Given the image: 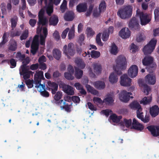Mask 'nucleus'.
Returning <instances> with one entry per match:
<instances>
[{
	"label": "nucleus",
	"instance_id": "obj_20",
	"mask_svg": "<svg viewBox=\"0 0 159 159\" xmlns=\"http://www.w3.org/2000/svg\"><path fill=\"white\" fill-rule=\"evenodd\" d=\"M139 26L138 20L135 17H132L129 24V27L131 29H138Z\"/></svg>",
	"mask_w": 159,
	"mask_h": 159
},
{
	"label": "nucleus",
	"instance_id": "obj_57",
	"mask_svg": "<svg viewBox=\"0 0 159 159\" xmlns=\"http://www.w3.org/2000/svg\"><path fill=\"white\" fill-rule=\"evenodd\" d=\"M53 36L57 41L60 38V37L58 32L57 30H55L53 34Z\"/></svg>",
	"mask_w": 159,
	"mask_h": 159
},
{
	"label": "nucleus",
	"instance_id": "obj_16",
	"mask_svg": "<svg viewBox=\"0 0 159 159\" xmlns=\"http://www.w3.org/2000/svg\"><path fill=\"white\" fill-rule=\"evenodd\" d=\"M147 129L151 132L153 136L157 137L159 136V126L150 125L147 126Z\"/></svg>",
	"mask_w": 159,
	"mask_h": 159
},
{
	"label": "nucleus",
	"instance_id": "obj_1",
	"mask_svg": "<svg viewBox=\"0 0 159 159\" xmlns=\"http://www.w3.org/2000/svg\"><path fill=\"white\" fill-rule=\"evenodd\" d=\"M45 78L43 76V73L42 71H39L35 74L34 76V83L36 84L35 87L38 88L40 87H41L43 90L40 89L39 91L40 92L41 95L45 97H48L49 96V93L45 89V85L41 84L42 80H44Z\"/></svg>",
	"mask_w": 159,
	"mask_h": 159
},
{
	"label": "nucleus",
	"instance_id": "obj_19",
	"mask_svg": "<svg viewBox=\"0 0 159 159\" xmlns=\"http://www.w3.org/2000/svg\"><path fill=\"white\" fill-rule=\"evenodd\" d=\"M131 128L141 131L144 129V127L143 125L139 123L134 118Z\"/></svg>",
	"mask_w": 159,
	"mask_h": 159
},
{
	"label": "nucleus",
	"instance_id": "obj_18",
	"mask_svg": "<svg viewBox=\"0 0 159 159\" xmlns=\"http://www.w3.org/2000/svg\"><path fill=\"white\" fill-rule=\"evenodd\" d=\"M145 80L147 83L150 85H154L156 82V76L153 74H149L147 75L145 77Z\"/></svg>",
	"mask_w": 159,
	"mask_h": 159
},
{
	"label": "nucleus",
	"instance_id": "obj_43",
	"mask_svg": "<svg viewBox=\"0 0 159 159\" xmlns=\"http://www.w3.org/2000/svg\"><path fill=\"white\" fill-rule=\"evenodd\" d=\"M29 31L28 30H25L20 36V39L21 40L26 39L28 37Z\"/></svg>",
	"mask_w": 159,
	"mask_h": 159
},
{
	"label": "nucleus",
	"instance_id": "obj_64",
	"mask_svg": "<svg viewBox=\"0 0 159 159\" xmlns=\"http://www.w3.org/2000/svg\"><path fill=\"white\" fill-rule=\"evenodd\" d=\"M71 99L73 102L75 103H79L80 101V98L78 96H73L72 97Z\"/></svg>",
	"mask_w": 159,
	"mask_h": 159
},
{
	"label": "nucleus",
	"instance_id": "obj_27",
	"mask_svg": "<svg viewBox=\"0 0 159 159\" xmlns=\"http://www.w3.org/2000/svg\"><path fill=\"white\" fill-rule=\"evenodd\" d=\"M52 55L53 57L57 60H59L61 57V52L58 49L54 48L52 50Z\"/></svg>",
	"mask_w": 159,
	"mask_h": 159
},
{
	"label": "nucleus",
	"instance_id": "obj_39",
	"mask_svg": "<svg viewBox=\"0 0 159 159\" xmlns=\"http://www.w3.org/2000/svg\"><path fill=\"white\" fill-rule=\"evenodd\" d=\"M55 94L54 97V100L53 101L54 103L55 101H57L60 100V99H61L62 96V93L61 92L58 91L57 93L56 92Z\"/></svg>",
	"mask_w": 159,
	"mask_h": 159
},
{
	"label": "nucleus",
	"instance_id": "obj_21",
	"mask_svg": "<svg viewBox=\"0 0 159 159\" xmlns=\"http://www.w3.org/2000/svg\"><path fill=\"white\" fill-rule=\"evenodd\" d=\"M39 20L37 22V24L38 25V27L37 29V31L38 32L39 30V32H40L42 27L40 28V26L41 25L42 26H46L48 25V21L47 18L46 17H43L38 19Z\"/></svg>",
	"mask_w": 159,
	"mask_h": 159
},
{
	"label": "nucleus",
	"instance_id": "obj_60",
	"mask_svg": "<svg viewBox=\"0 0 159 159\" xmlns=\"http://www.w3.org/2000/svg\"><path fill=\"white\" fill-rule=\"evenodd\" d=\"M101 112L107 117H108L109 116L110 113L112 112V111L111 110L106 109L102 110Z\"/></svg>",
	"mask_w": 159,
	"mask_h": 159
},
{
	"label": "nucleus",
	"instance_id": "obj_51",
	"mask_svg": "<svg viewBox=\"0 0 159 159\" xmlns=\"http://www.w3.org/2000/svg\"><path fill=\"white\" fill-rule=\"evenodd\" d=\"M109 34L107 31H104L102 34V39L103 41H107L109 37Z\"/></svg>",
	"mask_w": 159,
	"mask_h": 159
},
{
	"label": "nucleus",
	"instance_id": "obj_12",
	"mask_svg": "<svg viewBox=\"0 0 159 159\" xmlns=\"http://www.w3.org/2000/svg\"><path fill=\"white\" fill-rule=\"evenodd\" d=\"M131 79L129 78L127 75L124 74L120 77V84L124 86H129L131 85Z\"/></svg>",
	"mask_w": 159,
	"mask_h": 159
},
{
	"label": "nucleus",
	"instance_id": "obj_32",
	"mask_svg": "<svg viewBox=\"0 0 159 159\" xmlns=\"http://www.w3.org/2000/svg\"><path fill=\"white\" fill-rule=\"evenodd\" d=\"M152 100V97L151 96L147 97H145L143 98L142 100L140 102V104L143 103L144 105H146L149 104Z\"/></svg>",
	"mask_w": 159,
	"mask_h": 159
},
{
	"label": "nucleus",
	"instance_id": "obj_38",
	"mask_svg": "<svg viewBox=\"0 0 159 159\" xmlns=\"http://www.w3.org/2000/svg\"><path fill=\"white\" fill-rule=\"evenodd\" d=\"M90 55L92 58L96 59L100 57V53L99 51L93 50L91 51Z\"/></svg>",
	"mask_w": 159,
	"mask_h": 159
},
{
	"label": "nucleus",
	"instance_id": "obj_25",
	"mask_svg": "<svg viewBox=\"0 0 159 159\" xmlns=\"http://www.w3.org/2000/svg\"><path fill=\"white\" fill-rule=\"evenodd\" d=\"M152 117H155L159 113V108L157 105H154L150 108L149 111Z\"/></svg>",
	"mask_w": 159,
	"mask_h": 159
},
{
	"label": "nucleus",
	"instance_id": "obj_59",
	"mask_svg": "<svg viewBox=\"0 0 159 159\" xmlns=\"http://www.w3.org/2000/svg\"><path fill=\"white\" fill-rule=\"evenodd\" d=\"M138 47L136 45H135L134 43L131 44L130 47V50L133 53L135 52L138 50Z\"/></svg>",
	"mask_w": 159,
	"mask_h": 159
},
{
	"label": "nucleus",
	"instance_id": "obj_4",
	"mask_svg": "<svg viewBox=\"0 0 159 159\" xmlns=\"http://www.w3.org/2000/svg\"><path fill=\"white\" fill-rule=\"evenodd\" d=\"M132 8L130 6H127L119 10L117 15L121 18L125 19L130 17L132 15Z\"/></svg>",
	"mask_w": 159,
	"mask_h": 159
},
{
	"label": "nucleus",
	"instance_id": "obj_3",
	"mask_svg": "<svg viewBox=\"0 0 159 159\" xmlns=\"http://www.w3.org/2000/svg\"><path fill=\"white\" fill-rule=\"evenodd\" d=\"M22 61V65L20 67L21 69L20 70V74L21 75L23 76L24 79L26 80L30 77V75L32 74L33 72L29 70V66H27L30 62L29 57L25 58Z\"/></svg>",
	"mask_w": 159,
	"mask_h": 159
},
{
	"label": "nucleus",
	"instance_id": "obj_6",
	"mask_svg": "<svg viewBox=\"0 0 159 159\" xmlns=\"http://www.w3.org/2000/svg\"><path fill=\"white\" fill-rule=\"evenodd\" d=\"M136 16L139 17L142 25H146L151 20V19L148 14L147 13H144L143 12L141 11L139 9L136 11Z\"/></svg>",
	"mask_w": 159,
	"mask_h": 159
},
{
	"label": "nucleus",
	"instance_id": "obj_22",
	"mask_svg": "<svg viewBox=\"0 0 159 159\" xmlns=\"http://www.w3.org/2000/svg\"><path fill=\"white\" fill-rule=\"evenodd\" d=\"M75 17V14L73 11H66L64 16V18L65 20L68 21H72Z\"/></svg>",
	"mask_w": 159,
	"mask_h": 159
},
{
	"label": "nucleus",
	"instance_id": "obj_54",
	"mask_svg": "<svg viewBox=\"0 0 159 159\" xmlns=\"http://www.w3.org/2000/svg\"><path fill=\"white\" fill-rule=\"evenodd\" d=\"M143 87L144 92L146 93V95H148L149 92L151 91L150 88L146 84H144Z\"/></svg>",
	"mask_w": 159,
	"mask_h": 159
},
{
	"label": "nucleus",
	"instance_id": "obj_49",
	"mask_svg": "<svg viewBox=\"0 0 159 159\" xmlns=\"http://www.w3.org/2000/svg\"><path fill=\"white\" fill-rule=\"evenodd\" d=\"M73 74L68 72H66L64 73V77L68 80H72L74 78V77L72 75Z\"/></svg>",
	"mask_w": 159,
	"mask_h": 159
},
{
	"label": "nucleus",
	"instance_id": "obj_58",
	"mask_svg": "<svg viewBox=\"0 0 159 159\" xmlns=\"http://www.w3.org/2000/svg\"><path fill=\"white\" fill-rule=\"evenodd\" d=\"M87 34L90 36H93L95 34L94 31L90 27H87Z\"/></svg>",
	"mask_w": 159,
	"mask_h": 159
},
{
	"label": "nucleus",
	"instance_id": "obj_41",
	"mask_svg": "<svg viewBox=\"0 0 159 159\" xmlns=\"http://www.w3.org/2000/svg\"><path fill=\"white\" fill-rule=\"evenodd\" d=\"M87 88L88 90L93 95H96L98 94V91L92 87L90 85H88L87 86Z\"/></svg>",
	"mask_w": 159,
	"mask_h": 159
},
{
	"label": "nucleus",
	"instance_id": "obj_52",
	"mask_svg": "<svg viewBox=\"0 0 159 159\" xmlns=\"http://www.w3.org/2000/svg\"><path fill=\"white\" fill-rule=\"evenodd\" d=\"M113 101L112 97H108L104 99L103 102H105L106 104H111L113 102Z\"/></svg>",
	"mask_w": 159,
	"mask_h": 159
},
{
	"label": "nucleus",
	"instance_id": "obj_29",
	"mask_svg": "<svg viewBox=\"0 0 159 159\" xmlns=\"http://www.w3.org/2000/svg\"><path fill=\"white\" fill-rule=\"evenodd\" d=\"M95 87L98 89H104L105 87V84L104 82L101 81H98L95 82L94 84Z\"/></svg>",
	"mask_w": 159,
	"mask_h": 159
},
{
	"label": "nucleus",
	"instance_id": "obj_55",
	"mask_svg": "<svg viewBox=\"0 0 159 159\" xmlns=\"http://www.w3.org/2000/svg\"><path fill=\"white\" fill-rule=\"evenodd\" d=\"M46 37L43 36L42 34L40 35V44L42 45H44L45 44V41Z\"/></svg>",
	"mask_w": 159,
	"mask_h": 159
},
{
	"label": "nucleus",
	"instance_id": "obj_26",
	"mask_svg": "<svg viewBox=\"0 0 159 159\" xmlns=\"http://www.w3.org/2000/svg\"><path fill=\"white\" fill-rule=\"evenodd\" d=\"M17 48V42L13 39L11 40L8 47V50L12 51H14L16 50Z\"/></svg>",
	"mask_w": 159,
	"mask_h": 159
},
{
	"label": "nucleus",
	"instance_id": "obj_33",
	"mask_svg": "<svg viewBox=\"0 0 159 159\" xmlns=\"http://www.w3.org/2000/svg\"><path fill=\"white\" fill-rule=\"evenodd\" d=\"M110 117V119L112 120L114 122L117 123L122 119V116H117L116 114H113L111 115Z\"/></svg>",
	"mask_w": 159,
	"mask_h": 159
},
{
	"label": "nucleus",
	"instance_id": "obj_30",
	"mask_svg": "<svg viewBox=\"0 0 159 159\" xmlns=\"http://www.w3.org/2000/svg\"><path fill=\"white\" fill-rule=\"evenodd\" d=\"M75 76L76 79H80L82 76L83 72L77 67H75Z\"/></svg>",
	"mask_w": 159,
	"mask_h": 159
},
{
	"label": "nucleus",
	"instance_id": "obj_37",
	"mask_svg": "<svg viewBox=\"0 0 159 159\" xmlns=\"http://www.w3.org/2000/svg\"><path fill=\"white\" fill-rule=\"evenodd\" d=\"M17 21V18L16 16H14L11 19V30H13L14 28L16 27Z\"/></svg>",
	"mask_w": 159,
	"mask_h": 159
},
{
	"label": "nucleus",
	"instance_id": "obj_10",
	"mask_svg": "<svg viewBox=\"0 0 159 159\" xmlns=\"http://www.w3.org/2000/svg\"><path fill=\"white\" fill-rule=\"evenodd\" d=\"M153 58L150 56H146L142 60V63L143 65L148 66L152 65L150 67L152 69L154 68L156 66V65L153 62Z\"/></svg>",
	"mask_w": 159,
	"mask_h": 159
},
{
	"label": "nucleus",
	"instance_id": "obj_36",
	"mask_svg": "<svg viewBox=\"0 0 159 159\" xmlns=\"http://www.w3.org/2000/svg\"><path fill=\"white\" fill-rule=\"evenodd\" d=\"M110 52L112 54L116 55L118 53V48L114 43H112L111 47Z\"/></svg>",
	"mask_w": 159,
	"mask_h": 159
},
{
	"label": "nucleus",
	"instance_id": "obj_56",
	"mask_svg": "<svg viewBox=\"0 0 159 159\" xmlns=\"http://www.w3.org/2000/svg\"><path fill=\"white\" fill-rule=\"evenodd\" d=\"M124 122L127 128H129L131 125L132 120L131 119L127 120L126 119H124Z\"/></svg>",
	"mask_w": 159,
	"mask_h": 159
},
{
	"label": "nucleus",
	"instance_id": "obj_13",
	"mask_svg": "<svg viewBox=\"0 0 159 159\" xmlns=\"http://www.w3.org/2000/svg\"><path fill=\"white\" fill-rule=\"evenodd\" d=\"M47 84V89L49 91L51 90L52 94H55L58 89V84L55 82L50 81L48 82Z\"/></svg>",
	"mask_w": 159,
	"mask_h": 159
},
{
	"label": "nucleus",
	"instance_id": "obj_7",
	"mask_svg": "<svg viewBox=\"0 0 159 159\" xmlns=\"http://www.w3.org/2000/svg\"><path fill=\"white\" fill-rule=\"evenodd\" d=\"M74 45L72 43H70L67 46L65 45L63 49V53L66 55L69 59L70 58L69 56H72L74 55L75 53V49L74 48Z\"/></svg>",
	"mask_w": 159,
	"mask_h": 159
},
{
	"label": "nucleus",
	"instance_id": "obj_23",
	"mask_svg": "<svg viewBox=\"0 0 159 159\" xmlns=\"http://www.w3.org/2000/svg\"><path fill=\"white\" fill-rule=\"evenodd\" d=\"M88 8L87 3L85 2L79 3L76 6V9L77 12L79 13L85 12Z\"/></svg>",
	"mask_w": 159,
	"mask_h": 159
},
{
	"label": "nucleus",
	"instance_id": "obj_11",
	"mask_svg": "<svg viewBox=\"0 0 159 159\" xmlns=\"http://www.w3.org/2000/svg\"><path fill=\"white\" fill-rule=\"evenodd\" d=\"M59 86L60 87L62 88L64 92L68 95H72L74 94L73 88L70 86L61 82L59 84Z\"/></svg>",
	"mask_w": 159,
	"mask_h": 159
},
{
	"label": "nucleus",
	"instance_id": "obj_34",
	"mask_svg": "<svg viewBox=\"0 0 159 159\" xmlns=\"http://www.w3.org/2000/svg\"><path fill=\"white\" fill-rule=\"evenodd\" d=\"M93 67L94 71L96 74H99L101 73L102 71L101 66L100 64L96 63L93 64Z\"/></svg>",
	"mask_w": 159,
	"mask_h": 159
},
{
	"label": "nucleus",
	"instance_id": "obj_62",
	"mask_svg": "<svg viewBox=\"0 0 159 159\" xmlns=\"http://www.w3.org/2000/svg\"><path fill=\"white\" fill-rule=\"evenodd\" d=\"M74 30H70L68 34L69 39H73L74 37Z\"/></svg>",
	"mask_w": 159,
	"mask_h": 159
},
{
	"label": "nucleus",
	"instance_id": "obj_53",
	"mask_svg": "<svg viewBox=\"0 0 159 159\" xmlns=\"http://www.w3.org/2000/svg\"><path fill=\"white\" fill-rule=\"evenodd\" d=\"M34 81L33 80H28L25 81V83L29 88H31L33 86Z\"/></svg>",
	"mask_w": 159,
	"mask_h": 159
},
{
	"label": "nucleus",
	"instance_id": "obj_35",
	"mask_svg": "<svg viewBox=\"0 0 159 159\" xmlns=\"http://www.w3.org/2000/svg\"><path fill=\"white\" fill-rule=\"evenodd\" d=\"M75 63L77 66L81 69H83L85 66V64L81 59H77L75 61Z\"/></svg>",
	"mask_w": 159,
	"mask_h": 159
},
{
	"label": "nucleus",
	"instance_id": "obj_40",
	"mask_svg": "<svg viewBox=\"0 0 159 159\" xmlns=\"http://www.w3.org/2000/svg\"><path fill=\"white\" fill-rule=\"evenodd\" d=\"M21 31L20 30H11L10 32V36L11 37H14L16 36H18L21 34Z\"/></svg>",
	"mask_w": 159,
	"mask_h": 159
},
{
	"label": "nucleus",
	"instance_id": "obj_44",
	"mask_svg": "<svg viewBox=\"0 0 159 159\" xmlns=\"http://www.w3.org/2000/svg\"><path fill=\"white\" fill-rule=\"evenodd\" d=\"M8 64L10 65V67L11 68H13L16 67V61L14 59L12 58L9 60Z\"/></svg>",
	"mask_w": 159,
	"mask_h": 159
},
{
	"label": "nucleus",
	"instance_id": "obj_5",
	"mask_svg": "<svg viewBox=\"0 0 159 159\" xmlns=\"http://www.w3.org/2000/svg\"><path fill=\"white\" fill-rule=\"evenodd\" d=\"M157 41L154 38L152 39L143 48V51L145 55L151 54L154 49Z\"/></svg>",
	"mask_w": 159,
	"mask_h": 159
},
{
	"label": "nucleus",
	"instance_id": "obj_28",
	"mask_svg": "<svg viewBox=\"0 0 159 159\" xmlns=\"http://www.w3.org/2000/svg\"><path fill=\"white\" fill-rule=\"evenodd\" d=\"M130 107L133 109L137 110L141 109L142 108L139 104L136 101H134L129 105Z\"/></svg>",
	"mask_w": 159,
	"mask_h": 159
},
{
	"label": "nucleus",
	"instance_id": "obj_42",
	"mask_svg": "<svg viewBox=\"0 0 159 159\" xmlns=\"http://www.w3.org/2000/svg\"><path fill=\"white\" fill-rule=\"evenodd\" d=\"M106 4L105 1L102 2L99 4V9L100 12H103L106 9Z\"/></svg>",
	"mask_w": 159,
	"mask_h": 159
},
{
	"label": "nucleus",
	"instance_id": "obj_46",
	"mask_svg": "<svg viewBox=\"0 0 159 159\" xmlns=\"http://www.w3.org/2000/svg\"><path fill=\"white\" fill-rule=\"evenodd\" d=\"M39 47V46L31 44V52L33 55L35 54L38 50Z\"/></svg>",
	"mask_w": 159,
	"mask_h": 159
},
{
	"label": "nucleus",
	"instance_id": "obj_24",
	"mask_svg": "<svg viewBox=\"0 0 159 159\" xmlns=\"http://www.w3.org/2000/svg\"><path fill=\"white\" fill-rule=\"evenodd\" d=\"M58 21L59 19L57 16L53 15L51 16L49 19V25L55 26L57 25Z\"/></svg>",
	"mask_w": 159,
	"mask_h": 159
},
{
	"label": "nucleus",
	"instance_id": "obj_9",
	"mask_svg": "<svg viewBox=\"0 0 159 159\" xmlns=\"http://www.w3.org/2000/svg\"><path fill=\"white\" fill-rule=\"evenodd\" d=\"M119 98L121 101L126 103L129 100L130 98H132L133 97L130 96L132 95L130 92H128L126 91L122 90L119 94Z\"/></svg>",
	"mask_w": 159,
	"mask_h": 159
},
{
	"label": "nucleus",
	"instance_id": "obj_2",
	"mask_svg": "<svg viewBox=\"0 0 159 159\" xmlns=\"http://www.w3.org/2000/svg\"><path fill=\"white\" fill-rule=\"evenodd\" d=\"M115 61L116 66L113 67V68L116 74L120 75L122 74L121 71L126 68V58L124 56L120 55L117 57Z\"/></svg>",
	"mask_w": 159,
	"mask_h": 159
},
{
	"label": "nucleus",
	"instance_id": "obj_45",
	"mask_svg": "<svg viewBox=\"0 0 159 159\" xmlns=\"http://www.w3.org/2000/svg\"><path fill=\"white\" fill-rule=\"evenodd\" d=\"M16 57L19 60L21 61L25 59V54H22L20 52H19L17 53L16 55Z\"/></svg>",
	"mask_w": 159,
	"mask_h": 159
},
{
	"label": "nucleus",
	"instance_id": "obj_63",
	"mask_svg": "<svg viewBox=\"0 0 159 159\" xmlns=\"http://www.w3.org/2000/svg\"><path fill=\"white\" fill-rule=\"evenodd\" d=\"M96 41L97 43L100 46H102L103 45V44L101 41L100 35L98 34L97 35L96 38Z\"/></svg>",
	"mask_w": 159,
	"mask_h": 159
},
{
	"label": "nucleus",
	"instance_id": "obj_8",
	"mask_svg": "<svg viewBox=\"0 0 159 159\" xmlns=\"http://www.w3.org/2000/svg\"><path fill=\"white\" fill-rule=\"evenodd\" d=\"M54 103L57 106L59 107L61 109H64L67 112H70V106L66 102L65 100H61L58 101H55Z\"/></svg>",
	"mask_w": 159,
	"mask_h": 159
},
{
	"label": "nucleus",
	"instance_id": "obj_17",
	"mask_svg": "<svg viewBox=\"0 0 159 159\" xmlns=\"http://www.w3.org/2000/svg\"><path fill=\"white\" fill-rule=\"evenodd\" d=\"M128 74L131 78L135 77L138 74V68L136 65H132L128 70Z\"/></svg>",
	"mask_w": 159,
	"mask_h": 159
},
{
	"label": "nucleus",
	"instance_id": "obj_14",
	"mask_svg": "<svg viewBox=\"0 0 159 159\" xmlns=\"http://www.w3.org/2000/svg\"><path fill=\"white\" fill-rule=\"evenodd\" d=\"M142 108L141 109L137 110L136 111L137 117L141 120L144 123H146L148 122L150 120L149 116L148 115H146L145 117L143 115V113L142 112Z\"/></svg>",
	"mask_w": 159,
	"mask_h": 159
},
{
	"label": "nucleus",
	"instance_id": "obj_47",
	"mask_svg": "<svg viewBox=\"0 0 159 159\" xmlns=\"http://www.w3.org/2000/svg\"><path fill=\"white\" fill-rule=\"evenodd\" d=\"M39 36L38 35H36L34 36L32 42V45H36L39 46Z\"/></svg>",
	"mask_w": 159,
	"mask_h": 159
},
{
	"label": "nucleus",
	"instance_id": "obj_31",
	"mask_svg": "<svg viewBox=\"0 0 159 159\" xmlns=\"http://www.w3.org/2000/svg\"><path fill=\"white\" fill-rule=\"evenodd\" d=\"M118 81V77L117 75L114 73H111L109 77V81L112 84L116 83Z\"/></svg>",
	"mask_w": 159,
	"mask_h": 159
},
{
	"label": "nucleus",
	"instance_id": "obj_15",
	"mask_svg": "<svg viewBox=\"0 0 159 159\" xmlns=\"http://www.w3.org/2000/svg\"><path fill=\"white\" fill-rule=\"evenodd\" d=\"M130 34L131 32L128 28H124L119 32V35L123 39L129 38Z\"/></svg>",
	"mask_w": 159,
	"mask_h": 159
},
{
	"label": "nucleus",
	"instance_id": "obj_61",
	"mask_svg": "<svg viewBox=\"0 0 159 159\" xmlns=\"http://www.w3.org/2000/svg\"><path fill=\"white\" fill-rule=\"evenodd\" d=\"M84 35L83 34L80 35L79 37V43L80 45L82 46L84 44Z\"/></svg>",
	"mask_w": 159,
	"mask_h": 159
},
{
	"label": "nucleus",
	"instance_id": "obj_50",
	"mask_svg": "<svg viewBox=\"0 0 159 159\" xmlns=\"http://www.w3.org/2000/svg\"><path fill=\"white\" fill-rule=\"evenodd\" d=\"M67 2L66 0H64L63 3L60 6V10L62 13H64L66 8Z\"/></svg>",
	"mask_w": 159,
	"mask_h": 159
},
{
	"label": "nucleus",
	"instance_id": "obj_48",
	"mask_svg": "<svg viewBox=\"0 0 159 159\" xmlns=\"http://www.w3.org/2000/svg\"><path fill=\"white\" fill-rule=\"evenodd\" d=\"M155 19L156 21H159V8H156L154 11Z\"/></svg>",
	"mask_w": 159,
	"mask_h": 159
}]
</instances>
